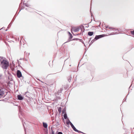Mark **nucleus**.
Masks as SVG:
<instances>
[{
	"instance_id": "nucleus-1",
	"label": "nucleus",
	"mask_w": 134,
	"mask_h": 134,
	"mask_svg": "<svg viewBox=\"0 0 134 134\" xmlns=\"http://www.w3.org/2000/svg\"><path fill=\"white\" fill-rule=\"evenodd\" d=\"M1 65L3 68L5 69L8 66L9 64L8 62L6 60H3L1 62Z\"/></svg>"
},
{
	"instance_id": "nucleus-2",
	"label": "nucleus",
	"mask_w": 134,
	"mask_h": 134,
	"mask_svg": "<svg viewBox=\"0 0 134 134\" xmlns=\"http://www.w3.org/2000/svg\"><path fill=\"white\" fill-rule=\"evenodd\" d=\"M69 122H70V124L71 126L74 130L76 131L79 132V131L76 129L72 124L70 121Z\"/></svg>"
},
{
	"instance_id": "nucleus-3",
	"label": "nucleus",
	"mask_w": 134,
	"mask_h": 134,
	"mask_svg": "<svg viewBox=\"0 0 134 134\" xmlns=\"http://www.w3.org/2000/svg\"><path fill=\"white\" fill-rule=\"evenodd\" d=\"M17 75L18 77H20L21 76V74L20 71L19 70L17 71Z\"/></svg>"
},
{
	"instance_id": "nucleus-4",
	"label": "nucleus",
	"mask_w": 134,
	"mask_h": 134,
	"mask_svg": "<svg viewBox=\"0 0 134 134\" xmlns=\"http://www.w3.org/2000/svg\"><path fill=\"white\" fill-rule=\"evenodd\" d=\"M103 36L102 35H101L99 36H97L95 37L94 39H95L97 40Z\"/></svg>"
},
{
	"instance_id": "nucleus-5",
	"label": "nucleus",
	"mask_w": 134,
	"mask_h": 134,
	"mask_svg": "<svg viewBox=\"0 0 134 134\" xmlns=\"http://www.w3.org/2000/svg\"><path fill=\"white\" fill-rule=\"evenodd\" d=\"M18 99L20 100H22L23 99V97L21 95H18Z\"/></svg>"
},
{
	"instance_id": "nucleus-6",
	"label": "nucleus",
	"mask_w": 134,
	"mask_h": 134,
	"mask_svg": "<svg viewBox=\"0 0 134 134\" xmlns=\"http://www.w3.org/2000/svg\"><path fill=\"white\" fill-rule=\"evenodd\" d=\"M43 127L45 128H47V127L48 125H47V124L46 123L43 122Z\"/></svg>"
},
{
	"instance_id": "nucleus-7",
	"label": "nucleus",
	"mask_w": 134,
	"mask_h": 134,
	"mask_svg": "<svg viewBox=\"0 0 134 134\" xmlns=\"http://www.w3.org/2000/svg\"><path fill=\"white\" fill-rule=\"evenodd\" d=\"M93 32H89L88 33V34L89 35L91 36L93 34Z\"/></svg>"
},
{
	"instance_id": "nucleus-8",
	"label": "nucleus",
	"mask_w": 134,
	"mask_h": 134,
	"mask_svg": "<svg viewBox=\"0 0 134 134\" xmlns=\"http://www.w3.org/2000/svg\"><path fill=\"white\" fill-rule=\"evenodd\" d=\"M4 93L2 90H0V96H2Z\"/></svg>"
},
{
	"instance_id": "nucleus-9",
	"label": "nucleus",
	"mask_w": 134,
	"mask_h": 134,
	"mask_svg": "<svg viewBox=\"0 0 134 134\" xmlns=\"http://www.w3.org/2000/svg\"><path fill=\"white\" fill-rule=\"evenodd\" d=\"M64 117L65 119H66L67 118V116L66 114H65L64 115Z\"/></svg>"
},
{
	"instance_id": "nucleus-10",
	"label": "nucleus",
	"mask_w": 134,
	"mask_h": 134,
	"mask_svg": "<svg viewBox=\"0 0 134 134\" xmlns=\"http://www.w3.org/2000/svg\"><path fill=\"white\" fill-rule=\"evenodd\" d=\"M58 110L59 113H61V108H59L58 109Z\"/></svg>"
},
{
	"instance_id": "nucleus-11",
	"label": "nucleus",
	"mask_w": 134,
	"mask_h": 134,
	"mask_svg": "<svg viewBox=\"0 0 134 134\" xmlns=\"http://www.w3.org/2000/svg\"><path fill=\"white\" fill-rule=\"evenodd\" d=\"M131 34H133V35L134 34V31H131Z\"/></svg>"
},
{
	"instance_id": "nucleus-12",
	"label": "nucleus",
	"mask_w": 134,
	"mask_h": 134,
	"mask_svg": "<svg viewBox=\"0 0 134 134\" xmlns=\"http://www.w3.org/2000/svg\"><path fill=\"white\" fill-rule=\"evenodd\" d=\"M58 134H63V133L62 132H59L58 133Z\"/></svg>"
},
{
	"instance_id": "nucleus-13",
	"label": "nucleus",
	"mask_w": 134,
	"mask_h": 134,
	"mask_svg": "<svg viewBox=\"0 0 134 134\" xmlns=\"http://www.w3.org/2000/svg\"><path fill=\"white\" fill-rule=\"evenodd\" d=\"M69 121H69L67 122L68 124H69L70 123V122Z\"/></svg>"
},
{
	"instance_id": "nucleus-14",
	"label": "nucleus",
	"mask_w": 134,
	"mask_h": 134,
	"mask_svg": "<svg viewBox=\"0 0 134 134\" xmlns=\"http://www.w3.org/2000/svg\"><path fill=\"white\" fill-rule=\"evenodd\" d=\"M52 134H54V133L53 132H52Z\"/></svg>"
}]
</instances>
